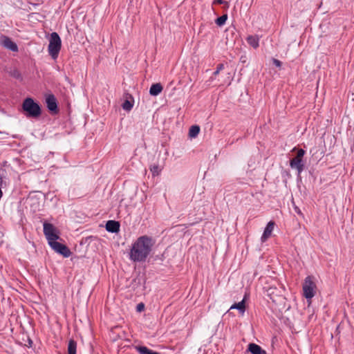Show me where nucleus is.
Segmentation results:
<instances>
[{"instance_id":"nucleus-1","label":"nucleus","mask_w":354,"mask_h":354,"mask_svg":"<svg viewBox=\"0 0 354 354\" xmlns=\"http://www.w3.org/2000/svg\"><path fill=\"white\" fill-rule=\"evenodd\" d=\"M154 241L149 236L144 235L138 237L132 245L129 252V258L134 262L145 261L150 254Z\"/></svg>"},{"instance_id":"nucleus-2","label":"nucleus","mask_w":354,"mask_h":354,"mask_svg":"<svg viewBox=\"0 0 354 354\" xmlns=\"http://www.w3.org/2000/svg\"><path fill=\"white\" fill-rule=\"evenodd\" d=\"M24 112L28 118L38 119L41 115V105L32 97L24 100Z\"/></svg>"},{"instance_id":"nucleus-3","label":"nucleus","mask_w":354,"mask_h":354,"mask_svg":"<svg viewBox=\"0 0 354 354\" xmlns=\"http://www.w3.org/2000/svg\"><path fill=\"white\" fill-rule=\"evenodd\" d=\"M61 48L62 40L59 35L55 32H52L49 39L48 51L53 59H56L58 57Z\"/></svg>"},{"instance_id":"nucleus-4","label":"nucleus","mask_w":354,"mask_h":354,"mask_svg":"<svg viewBox=\"0 0 354 354\" xmlns=\"http://www.w3.org/2000/svg\"><path fill=\"white\" fill-rule=\"evenodd\" d=\"M297 150V155L295 158L290 160V166L292 169H295L297 171L298 176L304 171L305 163L303 160L304 156L306 151L303 149H297L294 147L292 151Z\"/></svg>"},{"instance_id":"nucleus-5","label":"nucleus","mask_w":354,"mask_h":354,"mask_svg":"<svg viewBox=\"0 0 354 354\" xmlns=\"http://www.w3.org/2000/svg\"><path fill=\"white\" fill-rule=\"evenodd\" d=\"M303 295L308 300L311 299L315 295L317 286L314 281V277L308 276L303 283Z\"/></svg>"},{"instance_id":"nucleus-6","label":"nucleus","mask_w":354,"mask_h":354,"mask_svg":"<svg viewBox=\"0 0 354 354\" xmlns=\"http://www.w3.org/2000/svg\"><path fill=\"white\" fill-rule=\"evenodd\" d=\"M44 234L50 243V241H57L59 239V231L53 224L46 221L44 222Z\"/></svg>"},{"instance_id":"nucleus-7","label":"nucleus","mask_w":354,"mask_h":354,"mask_svg":"<svg viewBox=\"0 0 354 354\" xmlns=\"http://www.w3.org/2000/svg\"><path fill=\"white\" fill-rule=\"evenodd\" d=\"M45 103L49 113L52 115H55L59 113V109L58 107V103L57 98L53 93H48L45 95Z\"/></svg>"},{"instance_id":"nucleus-8","label":"nucleus","mask_w":354,"mask_h":354,"mask_svg":"<svg viewBox=\"0 0 354 354\" xmlns=\"http://www.w3.org/2000/svg\"><path fill=\"white\" fill-rule=\"evenodd\" d=\"M48 244L53 250L64 257H69L71 254L70 249L64 244L60 243L57 241H50Z\"/></svg>"},{"instance_id":"nucleus-9","label":"nucleus","mask_w":354,"mask_h":354,"mask_svg":"<svg viewBox=\"0 0 354 354\" xmlns=\"http://www.w3.org/2000/svg\"><path fill=\"white\" fill-rule=\"evenodd\" d=\"M0 44L12 52L18 51V46L10 37L6 35L0 36Z\"/></svg>"},{"instance_id":"nucleus-10","label":"nucleus","mask_w":354,"mask_h":354,"mask_svg":"<svg viewBox=\"0 0 354 354\" xmlns=\"http://www.w3.org/2000/svg\"><path fill=\"white\" fill-rule=\"evenodd\" d=\"M275 225V223L273 221H270L268 223L261 237V242H265L268 240L269 237L271 236L272 232L274 230Z\"/></svg>"},{"instance_id":"nucleus-11","label":"nucleus","mask_w":354,"mask_h":354,"mask_svg":"<svg viewBox=\"0 0 354 354\" xmlns=\"http://www.w3.org/2000/svg\"><path fill=\"white\" fill-rule=\"evenodd\" d=\"M120 224L118 221L109 220L106 222L105 228L111 233H117L120 231Z\"/></svg>"},{"instance_id":"nucleus-12","label":"nucleus","mask_w":354,"mask_h":354,"mask_svg":"<svg viewBox=\"0 0 354 354\" xmlns=\"http://www.w3.org/2000/svg\"><path fill=\"white\" fill-rule=\"evenodd\" d=\"M247 351L250 352L252 354H267L264 349L254 343L248 344Z\"/></svg>"},{"instance_id":"nucleus-13","label":"nucleus","mask_w":354,"mask_h":354,"mask_svg":"<svg viewBox=\"0 0 354 354\" xmlns=\"http://www.w3.org/2000/svg\"><path fill=\"white\" fill-rule=\"evenodd\" d=\"M163 89L160 83L153 84L149 89V94L152 96H157Z\"/></svg>"},{"instance_id":"nucleus-14","label":"nucleus","mask_w":354,"mask_h":354,"mask_svg":"<svg viewBox=\"0 0 354 354\" xmlns=\"http://www.w3.org/2000/svg\"><path fill=\"white\" fill-rule=\"evenodd\" d=\"M246 41L250 46L255 49L259 46V37L258 35H249L246 38Z\"/></svg>"},{"instance_id":"nucleus-15","label":"nucleus","mask_w":354,"mask_h":354,"mask_svg":"<svg viewBox=\"0 0 354 354\" xmlns=\"http://www.w3.org/2000/svg\"><path fill=\"white\" fill-rule=\"evenodd\" d=\"M7 73L14 78L19 79L21 77L20 71L14 66H10L6 68Z\"/></svg>"},{"instance_id":"nucleus-16","label":"nucleus","mask_w":354,"mask_h":354,"mask_svg":"<svg viewBox=\"0 0 354 354\" xmlns=\"http://www.w3.org/2000/svg\"><path fill=\"white\" fill-rule=\"evenodd\" d=\"M237 309L240 313L243 314L245 310V299L239 303H235L231 306L230 310Z\"/></svg>"},{"instance_id":"nucleus-17","label":"nucleus","mask_w":354,"mask_h":354,"mask_svg":"<svg viewBox=\"0 0 354 354\" xmlns=\"http://www.w3.org/2000/svg\"><path fill=\"white\" fill-rule=\"evenodd\" d=\"M67 351L68 354H76L77 342L74 339H71L68 341Z\"/></svg>"},{"instance_id":"nucleus-18","label":"nucleus","mask_w":354,"mask_h":354,"mask_svg":"<svg viewBox=\"0 0 354 354\" xmlns=\"http://www.w3.org/2000/svg\"><path fill=\"white\" fill-rule=\"evenodd\" d=\"M200 132V127L198 125H193L189 128V136L190 138H195Z\"/></svg>"},{"instance_id":"nucleus-19","label":"nucleus","mask_w":354,"mask_h":354,"mask_svg":"<svg viewBox=\"0 0 354 354\" xmlns=\"http://www.w3.org/2000/svg\"><path fill=\"white\" fill-rule=\"evenodd\" d=\"M227 19V14H224L222 16L218 17L215 20V23H216V24L217 26H223L225 24Z\"/></svg>"},{"instance_id":"nucleus-20","label":"nucleus","mask_w":354,"mask_h":354,"mask_svg":"<svg viewBox=\"0 0 354 354\" xmlns=\"http://www.w3.org/2000/svg\"><path fill=\"white\" fill-rule=\"evenodd\" d=\"M149 169L153 176H158L161 171L159 165L156 164L151 165Z\"/></svg>"},{"instance_id":"nucleus-21","label":"nucleus","mask_w":354,"mask_h":354,"mask_svg":"<svg viewBox=\"0 0 354 354\" xmlns=\"http://www.w3.org/2000/svg\"><path fill=\"white\" fill-rule=\"evenodd\" d=\"M133 106V100L129 101L126 100L122 104V107L124 110L129 111L132 109Z\"/></svg>"},{"instance_id":"nucleus-22","label":"nucleus","mask_w":354,"mask_h":354,"mask_svg":"<svg viewBox=\"0 0 354 354\" xmlns=\"http://www.w3.org/2000/svg\"><path fill=\"white\" fill-rule=\"evenodd\" d=\"M224 68V64H219L216 66V70L214 72V75H217L221 71H222Z\"/></svg>"},{"instance_id":"nucleus-23","label":"nucleus","mask_w":354,"mask_h":354,"mask_svg":"<svg viewBox=\"0 0 354 354\" xmlns=\"http://www.w3.org/2000/svg\"><path fill=\"white\" fill-rule=\"evenodd\" d=\"M213 4H225L227 8L229 7V3L225 0H214Z\"/></svg>"},{"instance_id":"nucleus-24","label":"nucleus","mask_w":354,"mask_h":354,"mask_svg":"<svg viewBox=\"0 0 354 354\" xmlns=\"http://www.w3.org/2000/svg\"><path fill=\"white\" fill-rule=\"evenodd\" d=\"M272 61L273 64H274L278 68H280L282 65V62L277 59L272 58Z\"/></svg>"},{"instance_id":"nucleus-25","label":"nucleus","mask_w":354,"mask_h":354,"mask_svg":"<svg viewBox=\"0 0 354 354\" xmlns=\"http://www.w3.org/2000/svg\"><path fill=\"white\" fill-rule=\"evenodd\" d=\"M145 310V304L143 303H140L136 306V310L138 312H142Z\"/></svg>"},{"instance_id":"nucleus-26","label":"nucleus","mask_w":354,"mask_h":354,"mask_svg":"<svg viewBox=\"0 0 354 354\" xmlns=\"http://www.w3.org/2000/svg\"><path fill=\"white\" fill-rule=\"evenodd\" d=\"M32 344H33V342H32V339L29 337H28V344H25L24 346L31 348L32 346Z\"/></svg>"},{"instance_id":"nucleus-27","label":"nucleus","mask_w":354,"mask_h":354,"mask_svg":"<svg viewBox=\"0 0 354 354\" xmlns=\"http://www.w3.org/2000/svg\"><path fill=\"white\" fill-rule=\"evenodd\" d=\"M3 182V174H0V185H1Z\"/></svg>"},{"instance_id":"nucleus-28","label":"nucleus","mask_w":354,"mask_h":354,"mask_svg":"<svg viewBox=\"0 0 354 354\" xmlns=\"http://www.w3.org/2000/svg\"><path fill=\"white\" fill-rule=\"evenodd\" d=\"M296 212L298 213V214H301V211L297 208H296Z\"/></svg>"},{"instance_id":"nucleus-29","label":"nucleus","mask_w":354,"mask_h":354,"mask_svg":"<svg viewBox=\"0 0 354 354\" xmlns=\"http://www.w3.org/2000/svg\"><path fill=\"white\" fill-rule=\"evenodd\" d=\"M339 326H338L337 327L336 330H337V331H339Z\"/></svg>"}]
</instances>
